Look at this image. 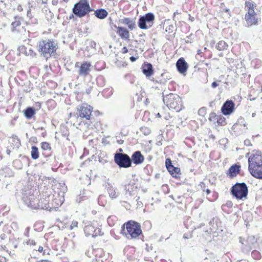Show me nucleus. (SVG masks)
Here are the masks:
<instances>
[{"instance_id":"nucleus-49","label":"nucleus","mask_w":262,"mask_h":262,"mask_svg":"<svg viewBox=\"0 0 262 262\" xmlns=\"http://www.w3.org/2000/svg\"><path fill=\"white\" fill-rule=\"evenodd\" d=\"M31 21V23L32 24H36L38 23V20L36 18H33V17L32 18V19H30Z\"/></svg>"},{"instance_id":"nucleus-40","label":"nucleus","mask_w":262,"mask_h":262,"mask_svg":"<svg viewBox=\"0 0 262 262\" xmlns=\"http://www.w3.org/2000/svg\"><path fill=\"white\" fill-rule=\"evenodd\" d=\"M78 222L76 221H74L72 222L70 227V230H73L74 228L75 227H77L78 226Z\"/></svg>"},{"instance_id":"nucleus-10","label":"nucleus","mask_w":262,"mask_h":262,"mask_svg":"<svg viewBox=\"0 0 262 262\" xmlns=\"http://www.w3.org/2000/svg\"><path fill=\"white\" fill-rule=\"evenodd\" d=\"M239 242L242 245V251L245 253L249 252L251 250L255 249L257 245V239L253 235L249 236L246 239L240 237Z\"/></svg>"},{"instance_id":"nucleus-4","label":"nucleus","mask_w":262,"mask_h":262,"mask_svg":"<svg viewBox=\"0 0 262 262\" xmlns=\"http://www.w3.org/2000/svg\"><path fill=\"white\" fill-rule=\"evenodd\" d=\"M93 11L88 0H80L74 5L72 9L73 13L79 18L84 17Z\"/></svg>"},{"instance_id":"nucleus-43","label":"nucleus","mask_w":262,"mask_h":262,"mask_svg":"<svg viewBox=\"0 0 262 262\" xmlns=\"http://www.w3.org/2000/svg\"><path fill=\"white\" fill-rule=\"evenodd\" d=\"M26 244L28 245H35L36 243L33 239H28L26 242Z\"/></svg>"},{"instance_id":"nucleus-13","label":"nucleus","mask_w":262,"mask_h":262,"mask_svg":"<svg viewBox=\"0 0 262 262\" xmlns=\"http://www.w3.org/2000/svg\"><path fill=\"white\" fill-rule=\"evenodd\" d=\"M84 231L86 236H92V237H96L103 234L100 228L96 227L92 224L85 226L84 228Z\"/></svg>"},{"instance_id":"nucleus-63","label":"nucleus","mask_w":262,"mask_h":262,"mask_svg":"<svg viewBox=\"0 0 262 262\" xmlns=\"http://www.w3.org/2000/svg\"><path fill=\"white\" fill-rule=\"evenodd\" d=\"M256 115V113H253L252 114V117H254Z\"/></svg>"},{"instance_id":"nucleus-36","label":"nucleus","mask_w":262,"mask_h":262,"mask_svg":"<svg viewBox=\"0 0 262 262\" xmlns=\"http://www.w3.org/2000/svg\"><path fill=\"white\" fill-rule=\"evenodd\" d=\"M141 132L144 135H148L150 133V129L147 127H142L140 128Z\"/></svg>"},{"instance_id":"nucleus-30","label":"nucleus","mask_w":262,"mask_h":262,"mask_svg":"<svg viewBox=\"0 0 262 262\" xmlns=\"http://www.w3.org/2000/svg\"><path fill=\"white\" fill-rule=\"evenodd\" d=\"M31 158L36 160L39 157L38 150V148L36 146H33L31 147Z\"/></svg>"},{"instance_id":"nucleus-27","label":"nucleus","mask_w":262,"mask_h":262,"mask_svg":"<svg viewBox=\"0 0 262 262\" xmlns=\"http://www.w3.org/2000/svg\"><path fill=\"white\" fill-rule=\"evenodd\" d=\"M245 8L247 10V13H254L255 12L254 11V8L256 7V5L254 3V2L252 1H246L245 3Z\"/></svg>"},{"instance_id":"nucleus-19","label":"nucleus","mask_w":262,"mask_h":262,"mask_svg":"<svg viewBox=\"0 0 262 262\" xmlns=\"http://www.w3.org/2000/svg\"><path fill=\"white\" fill-rule=\"evenodd\" d=\"M176 67L179 72L181 74H184L188 69L187 63L183 58H180L178 60Z\"/></svg>"},{"instance_id":"nucleus-60","label":"nucleus","mask_w":262,"mask_h":262,"mask_svg":"<svg viewBox=\"0 0 262 262\" xmlns=\"http://www.w3.org/2000/svg\"><path fill=\"white\" fill-rule=\"evenodd\" d=\"M6 152H7V154L8 155H9L10 154L11 151H10V150H9V149H7V150H6Z\"/></svg>"},{"instance_id":"nucleus-12","label":"nucleus","mask_w":262,"mask_h":262,"mask_svg":"<svg viewBox=\"0 0 262 262\" xmlns=\"http://www.w3.org/2000/svg\"><path fill=\"white\" fill-rule=\"evenodd\" d=\"M49 197L50 196H48L47 198H41L40 200L35 198V200H34L32 203H34V204L38 205V207L32 208L34 209H40L43 210H49L50 211L54 207L53 206V205H52V206H50V205Z\"/></svg>"},{"instance_id":"nucleus-11","label":"nucleus","mask_w":262,"mask_h":262,"mask_svg":"<svg viewBox=\"0 0 262 262\" xmlns=\"http://www.w3.org/2000/svg\"><path fill=\"white\" fill-rule=\"evenodd\" d=\"M93 108L86 103H83L77 107L76 115L82 118L90 120Z\"/></svg>"},{"instance_id":"nucleus-2","label":"nucleus","mask_w":262,"mask_h":262,"mask_svg":"<svg viewBox=\"0 0 262 262\" xmlns=\"http://www.w3.org/2000/svg\"><path fill=\"white\" fill-rule=\"evenodd\" d=\"M249 170L255 178L262 179V155H253L248 159Z\"/></svg>"},{"instance_id":"nucleus-53","label":"nucleus","mask_w":262,"mask_h":262,"mask_svg":"<svg viewBox=\"0 0 262 262\" xmlns=\"http://www.w3.org/2000/svg\"><path fill=\"white\" fill-rule=\"evenodd\" d=\"M223 11L227 13L230 16L231 15H230V9H228V8H225L223 10Z\"/></svg>"},{"instance_id":"nucleus-45","label":"nucleus","mask_w":262,"mask_h":262,"mask_svg":"<svg viewBox=\"0 0 262 262\" xmlns=\"http://www.w3.org/2000/svg\"><path fill=\"white\" fill-rule=\"evenodd\" d=\"M29 230H30V228L29 227H27V228H26L25 232H24L25 236H26L27 237L29 236Z\"/></svg>"},{"instance_id":"nucleus-14","label":"nucleus","mask_w":262,"mask_h":262,"mask_svg":"<svg viewBox=\"0 0 262 262\" xmlns=\"http://www.w3.org/2000/svg\"><path fill=\"white\" fill-rule=\"evenodd\" d=\"M22 18L20 17L15 16L14 21L12 22V31L13 32H20L21 34L25 35L26 33V29L21 26Z\"/></svg>"},{"instance_id":"nucleus-7","label":"nucleus","mask_w":262,"mask_h":262,"mask_svg":"<svg viewBox=\"0 0 262 262\" xmlns=\"http://www.w3.org/2000/svg\"><path fill=\"white\" fill-rule=\"evenodd\" d=\"M231 192L236 199L242 200L246 198L248 193L247 184L244 183H236L231 188Z\"/></svg>"},{"instance_id":"nucleus-3","label":"nucleus","mask_w":262,"mask_h":262,"mask_svg":"<svg viewBox=\"0 0 262 262\" xmlns=\"http://www.w3.org/2000/svg\"><path fill=\"white\" fill-rule=\"evenodd\" d=\"M121 232L128 239L137 238L142 233L140 224L134 221H129L122 226Z\"/></svg>"},{"instance_id":"nucleus-35","label":"nucleus","mask_w":262,"mask_h":262,"mask_svg":"<svg viewBox=\"0 0 262 262\" xmlns=\"http://www.w3.org/2000/svg\"><path fill=\"white\" fill-rule=\"evenodd\" d=\"M153 81H155L156 83H158L161 84H164L167 82V79H162L160 77H158L154 79Z\"/></svg>"},{"instance_id":"nucleus-48","label":"nucleus","mask_w":262,"mask_h":262,"mask_svg":"<svg viewBox=\"0 0 262 262\" xmlns=\"http://www.w3.org/2000/svg\"><path fill=\"white\" fill-rule=\"evenodd\" d=\"M127 52H128V49H127V48L126 47H123L122 49V53L123 54H125Z\"/></svg>"},{"instance_id":"nucleus-52","label":"nucleus","mask_w":262,"mask_h":262,"mask_svg":"<svg viewBox=\"0 0 262 262\" xmlns=\"http://www.w3.org/2000/svg\"><path fill=\"white\" fill-rule=\"evenodd\" d=\"M245 145L246 146H249L250 145V141L249 140L247 139L244 141Z\"/></svg>"},{"instance_id":"nucleus-39","label":"nucleus","mask_w":262,"mask_h":262,"mask_svg":"<svg viewBox=\"0 0 262 262\" xmlns=\"http://www.w3.org/2000/svg\"><path fill=\"white\" fill-rule=\"evenodd\" d=\"M202 54L203 52H202V51L201 50H198L197 52V54L195 56L196 58L200 60H203V59H202Z\"/></svg>"},{"instance_id":"nucleus-47","label":"nucleus","mask_w":262,"mask_h":262,"mask_svg":"<svg viewBox=\"0 0 262 262\" xmlns=\"http://www.w3.org/2000/svg\"><path fill=\"white\" fill-rule=\"evenodd\" d=\"M218 85L219 84L215 81L213 82L211 84V87L213 89L216 88Z\"/></svg>"},{"instance_id":"nucleus-1","label":"nucleus","mask_w":262,"mask_h":262,"mask_svg":"<svg viewBox=\"0 0 262 262\" xmlns=\"http://www.w3.org/2000/svg\"><path fill=\"white\" fill-rule=\"evenodd\" d=\"M57 48V43L50 39H42L37 43V51L46 59L54 55Z\"/></svg>"},{"instance_id":"nucleus-44","label":"nucleus","mask_w":262,"mask_h":262,"mask_svg":"<svg viewBox=\"0 0 262 262\" xmlns=\"http://www.w3.org/2000/svg\"><path fill=\"white\" fill-rule=\"evenodd\" d=\"M192 36H193V35H190L189 36H188L186 37V38H185V41L186 42V43H190L191 42V41H192Z\"/></svg>"},{"instance_id":"nucleus-16","label":"nucleus","mask_w":262,"mask_h":262,"mask_svg":"<svg viewBox=\"0 0 262 262\" xmlns=\"http://www.w3.org/2000/svg\"><path fill=\"white\" fill-rule=\"evenodd\" d=\"M234 103L232 100H227L223 105L221 111L225 115L231 114L234 109Z\"/></svg>"},{"instance_id":"nucleus-17","label":"nucleus","mask_w":262,"mask_h":262,"mask_svg":"<svg viewBox=\"0 0 262 262\" xmlns=\"http://www.w3.org/2000/svg\"><path fill=\"white\" fill-rule=\"evenodd\" d=\"M119 21L128 27L129 30L132 31L136 29V18L130 17H123L119 20Z\"/></svg>"},{"instance_id":"nucleus-5","label":"nucleus","mask_w":262,"mask_h":262,"mask_svg":"<svg viewBox=\"0 0 262 262\" xmlns=\"http://www.w3.org/2000/svg\"><path fill=\"white\" fill-rule=\"evenodd\" d=\"M163 100L166 106L170 110H176L179 112L182 108V102L179 95L170 93L164 96L163 94Z\"/></svg>"},{"instance_id":"nucleus-9","label":"nucleus","mask_w":262,"mask_h":262,"mask_svg":"<svg viewBox=\"0 0 262 262\" xmlns=\"http://www.w3.org/2000/svg\"><path fill=\"white\" fill-rule=\"evenodd\" d=\"M114 162L119 167L128 168L132 166V160L126 154L119 152L115 154Z\"/></svg>"},{"instance_id":"nucleus-61","label":"nucleus","mask_w":262,"mask_h":262,"mask_svg":"<svg viewBox=\"0 0 262 262\" xmlns=\"http://www.w3.org/2000/svg\"><path fill=\"white\" fill-rule=\"evenodd\" d=\"M74 18V15L73 14H71L70 16H69V19H71L72 18Z\"/></svg>"},{"instance_id":"nucleus-20","label":"nucleus","mask_w":262,"mask_h":262,"mask_svg":"<svg viewBox=\"0 0 262 262\" xmlns=\"http://www.w3.org/2000/svg\"><path fill=\"white\" fill-rule=\"evenodd\" d=\"M91 67L90 62H83L82 63L79 70V75L81 76L86 77L89 74Z\"/></svg>"},{"instance_id":"nucleus-55","label":"nucleus","mask_w":262,"mask_h":262,"mask_svg":"<svg viewBox=\"0 0 262 262\" xmlns=\"http://www.w3.org/2000/svg\"><path fill=\"white\" fill-rule=\"evenodd\" d=\"M5 4L3 1H0V9L5 7Z\"/></svg>"},{"instance_id":"nucleus-41","label":"nucleus","mask_w":262,"mask_h":262,"mask_svg":"<svg viewBox=\"0 0 262 262\" xmlns=\"http://www.w3.org/2000/svg\"><path fill=\"white\" fill-rule=\"evenodd\" d=\"M114 219H116V216H110L107 218V223L109 224L110 226H113L114 225V223L112 222V220H113Z\"/></svg>"},{"instance_id":"nucleus-62","label":"nucleus","mask_w":262,"mask_h":262,"mask_svg":"<svg viewBox=\"0 0 262 262\" xmlns=\"http://www.w3.org/2000/svg\"><path fill=\"white\" fill-rule=\"evenodd\" d=\"M156 116L158 117H159L160 118L161 117L160 114L159 113H158L157 115H156Z\"/></svg>"},{"instance_id":"nucleus-51","label":"nucleus","mask_w":262,"mask_h":262,"mask_svg":"<svg viewBox=\"0 0 262 262\" xmlns=\"http://www.w3.org/2000/svg\"><path fill=\"white\" fill-rule=\"evenodd\" d=\"M138 58V57H135L134 56H131L130 58H129V59L130 60L132 61V62H134Z\"/></svg>"},{"instance_id":"nucleus-64","label":"nucleus","mask_w":262,"mask_h":262,"mask_svg":"<svg viewBox=\"0 0 262 262\" xmlns=\"http://www.w3.org/2000/svg\"><path fill=\"white\" fill-rule=\"evenodd\" d=\"M42 154L44 155L46 157H47L49 155V154H47V155H46V152H43Z\"/></svg>"},{"instance_id":"nucleus-50","label":"nucleus","mask_w":262,"mask_h":262,"mask_svg":"<svg viewBox=\"0 0 262 262\" xmlns=\"http://www.w3.org/2000/svg\"><path fill=\"white\" fill-rule=\"evenodd\" d=\"M109 20L110 21V25L117 29L118 27L116 25V24H114V23L112 21V19L111 17H110Z\"/></svg>"},{"instance_id":"nucleus-42","label":"nucleus","mask_w":262,"mask_h":262,"mask_svg":"<svg viewBox=\"0 0 262 262\" xmlns=\"http://www.w3.org/2000/svg\"><path fill=\"white\" fill-rule=\"evenodd\" d=\"M173 29V26L172 25H169L166 28V31L168 32V33H170L172 32Z\"/></svg>"},{"instance_id":"nucleus-57","label":"nucleus","mask_w":262,"mask_h":262,"mask_svg":"<svg viewBox=\"0 0 262 262\" xmlns=\"http://www.w3.org/2000/svg\"><path fill=\"white\" fill-rule=\"evenodd\" d=\"M6 237V235L5 234H2L1 235V238L2 239H4Z\"/></svg>"},{"instance_id":"nucleus-8","label":"nucleus","mask_w":262,"mask_h":262,"mask_svg":"<svg viewBox=\"0 0 262 262\" xmlns=\"http://www.w3.org/2000/svg\"><path fill=\"white\" fill-rule=\"evenodd\" d=\"M155 15L149 12L143 16H140L138 22V26L141 29H148L152 27L154 23Z\"/></svg>"},{"instance_id":"nucleus-6","label":"nucleus","mask_w":262,"mask_h":262,"mask_svg":"<svg viewBox=\"0 0 262 262\" xmlns=\"http://www.w3.org/2000/svg\"><path fill=\"white\" fill-rule=\"evenodd\" d=\"M35 189L30 186H25L22 189L21 198L24 202L30 208H37L38 206L32 203L35 200Z\"/></svg>"},{"instance_id":"nucleus-15","label":"nucleus","mask_w":262,"mask_h":262,"mask_svg":"<svg viewBox=\"0 0 262 262\" xmlns=\"http://www.w3.org/2000/svg\"><path fill=\"white\" fill-rule=\"evenodd\" d=\"M245 19L247 27H250L252 25H257L258 24V19L256 17V12L247 13L245 15Z\"/></svg>"},{"instance_id":"nucleus-25","label":"nucleus","mask_w":262,"mask_h":262,"mask_svg":"<svg viewBox=\"0 0 262 262\" xmlns=\"http://www.w3.org/2000/svg\"><path fill=\"white\" fill-rule=\"evenodd\" d=\"M142 72L146 76L149 77L153 74L154 71L151 63H147L142 66Z\"/></svg>"},{"instance_id":"nucleus-24","label":"nucleus","mask_w":262,"mask_h":262,"mask_svg":"<svg viewBox=\"0 0 262 262\" xmlns=\"http://www.w3.org/2000/svg\"><path fill=\"white\" fill-rule=\"evenodd\" d=\"M106 189L112 199H116L118 196V193L117 192V188L114 187L111 183H107Z\"/></svg>"},{"instance_id":"nucleus-29","label":"nucleus","mask_w":262,"mask_h":262,"mask_svg":"<svg viewBox=\"0 0 262 262\" xmlns=\"http://www.w3.org/2000/svg\"><path fill=\"white\" fill-rule=\"evenodd\" d=\"M228 47V44L224 40L220 41L216 45V48L219 51L226 50Z\"/></svg>"},{"instance_id":"nucleus-58","label":"nucleus","mask_w":262,"mask_h":262,"mask_svg":"<svg viewBox=\"0 0 262 262\" xmlns=\"http://www.w3.org/2000/svg\"><path fill=\"white\" fill-rule=\"evenodd\" d=\"M203 191H205L207 194H208L210 193V190L209 189H203Z\"/></svg>"},{"instance_id":"nucleus-22","label":"nucleus","mask_w":262,"mask_h":262,"mask_svg":"<svg viewBox=\"0 0 262 262\" xmlns=\"http://www.w3.org/2000/svg\"><path fill=\"white\" fill-rule=\"evenodd\" d=\"M18 51L19 54H24L27 56L34 57L36 55V53L31 48H27L24 46H21L18 47Z\"/></svg>"},{"instance_id":"nucleus-37","label":"nucleus","mask_w":262,"mask_h":262,"mask_svg":"<svg viewBox=\"0 0 262 262\" xmlns=\"http://www.w3.org/2000/svg\"><path fill=\"white\" fill-rule=\"evenodd\" d=\"M217 122L218 124H220L222 125H224L226 124L225 118L222 116H218L216 117Z\"/></svg>"},{"instance_id":"nucleus-32","label":"nucleus","mask_w":262,"mask_h":262,"mask_svg":"<svg viewBox=\"0 0 262 262\" xmlns=\"http://www.w3.org/2000/svg\"><path fill=\"white\" fill-rule=\"evenodd\" d=\"M41 148L44 151H50L51 147L49 143L47 142H43L41 144Z\"/></svg>"},{"instance_id":"nucleus-21","label":"nucleus","mask_w":262,"mask_h":262,"mask_svg":"<svg viewBox=\"0 0 262 262\" xmlns=\"http://www.w3.org/2000/svg\"><path fill=\"white\" fill-rule=\"evenodd\" d=\"M132 162H133L136 165H139L142 163L144 161V158L141 154V151H136L133 153L130 158Z\"/></svg>"},{"instance_id":"nucleus-18","label":"nucleus","mask_w":262,"mask_h":262,"mask_svg":"<svg viewBox=\"0 0 262 262\" xmlns=\"http://www.w3.org/2000/svg\"><path fill=\"white\" fill-rule=\"evenodd\" d=\"M241 166L237 164L232 165L226 172L227 176L230 179L235 177L240 172Z\"/></svg>"},{"instance_id":"nucleus-31","label":"nucleus","mask_w":262,"mask_h":262,"mask_svg":"<svg viewBox=\"0 0 262 262\" xmlns=\"http://www.w3.org/2000/svg\"><path fill=\"white\" fill-rule=\"evenodd\" d=\"M169 172L170 174L174 178H178V174L180 173V169L179 168L172 166V168L170 169H167Z\"/></svg>"},{"instance_id":"nucleus-38","label":"nucleus","mask_w":262,"mask_h":262,"mask_svg":"<svg viewBox=\"0 0 262 262\" xmlns=\"http://www.w3.org/2000/svg\"><path fill=\"white\" fill-rule=\"evenodd\" d=\"M165 165L167 169H170V168H172V166H173L172 164L171 161L170 159H167L165 161Z\"/></svg>"},{"instance_id":"nucleus-59","label":"nucleus","mask_w":262,"mask_h":262,"mask_svg":"<svg viewBox=\"0 0 262 262\" xmlns=\"http://www.w3.org/2000/svg\"><path fill=\"white\" fill-rule=\"evenodd\" d=\"M183 238H185V239H188L189 237L188 235L187 234H184V235H183Z\"/></svg>"},{"instance_id":"nucleus-33","label":"nucleus","mask_w":262,"mask_h":262,"mask_svg":"<svg viewBox=\"0 0 262 262\" xmlns=\"http://www.w3.org/2000/svg\"><path fill=\"white\" fill-rule=\"evenodd\" d=\"M3 171L4 172V174L5 177H12L13 176V172L12 171L11 169H10L8 167H5L3 169Z\"/></svg>"},{"instance_id":"nucleus-26","label":"nucleus","mask_w":262,"mask_h":262,"mask_svg":"<svg viewBox=\"0 0 262 262\" xmlns=\"http://www.w3.org/2000/svg\"><path fill=\"white\" fill-rule=\"evenodd\" d=\"M94 15L96 17L100 19H103L105 18L107 15L108 12L104 9H98L95 11Z\"/></svg>"},{"instance_id":"nucleus-56","label":"nucleus","mask_w":262,"mask_h":262,"mask_svg":"<svg viewBox=\"0 0 262 262\" xmlns=\"http://www.w3.org/2000/svg\"><path fill=\"white\" fill-rule=\"evenodd\" d=\"M43 247L42 246H39L38 248V251L39 252H41L43 251Z\"/></svg>"},{"instance_id":"nucleus-46","label":"nucleus","mask_w":262,"mask_h":262,"mask_svg":"<svg viewBox=\"0 0 262 262\" xmlns=\"http://www.w3.org/2000/svg\"><path fill=\"white\" fill-rule=\"evenodd\" d=\"M212 119H214L215 120L216 119V116L215 113H211L210 114L209 119L210 121H211L212 120Z\"/></svg>"},{"instance_id":"nucleus-34","label":"nucleus","mask_w":262,"mask_h":262,"mask_svg":"<svg viewBox=\"0 0 262 262\" xmlns=\"http://www.w3.org/2000/svg\"><path fill=\"white\" fill-rule=\"evenodd\" d=\"M28 9L27 10V16L30 19H32L33 15L31 13V8L32 7V6L31 5V3L29 2H28Z\"/></svg>"},{"instance_id":"nucleus-28","label":"nucleus","mask_w":262,"mask_h":262,"mask_svg":"<svg viewBox=\"0 0 262 262\" xmlns=\"http://www.w3.org/2000/svg\"><path fill=\"white\" fill-rule=\"evenodd\" d=\"M25 116L28 119H31L35 114V110L32 107H28L24 111Z\"/></svg>"},{"instance_id":"nucleus-54","label":"nucleus","mask_w":262,"mask_h":262,"mask_svg":"<svg viewBox=\"0 0 262 262\" xmlns=\"http://www.w3.org/2000/svg\"><path fill=\"white\" fill-rule=\"evenodd\" d=\"M17 10L19 11V12H21L23 11V7L21 5H18L17 6Z\"/></svg>"},{"instance_id":"nucleus-23","label":"nucleus","mask_w":262,"mask_h":262,"mask_svg":"<svg viewBox=\"0 0 262 262\" xmlns=\"http://www.w3.org/2000/svg\"><path fill=\"white\" fill-rule=\"evenodd\" d=\"M117 33L121 38L124 40H128L129 38V32L127 29L123 27H117Z\"/></svg>"}]
</instances>
